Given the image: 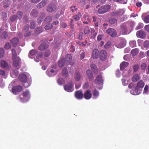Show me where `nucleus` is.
I'll list each match as a JSON object with an SVG mask.
<instances>
[{
	"label": "nucleus",
	"mask_w": 149,
	"mask_h": 149,
	"mask_svg": "<svg viewBox=\"0 0 149 149\" xmlns=\"http://www.w3.org/2000/svg\"><path fill=\"white\" fill-rule=\"evenodd\" d=\"M93 99H96L97 98L99 95V91L95 89L93 91Z\"/></svg>",
	"instance_id": "nucleus-23"
},
{
	"label": "nucleus",
	"mask_w": 149,
	"mask_h": 149,
	"mask_svg": "<svg viewBox=\"0 0 149 149\" xmlns=\"http://www.w3.org/2000/svg\"><path fill=\"white\" fill-rule=\"evenodd\" d=\"M45 16V14L44 13L42 12L40 13V16L38 17H40V19H43V18Z\"/></svg>",
	"instance_id": "nucleus-59"
},
{
	"label": "nucleus",
	"mask_w": 149,
	"mask_h": 149,
	"mask_svg": "<svg viewBox=\"0 0 149 149\" xmlns=\"http://www.w3.org/2000/svg\"><path fill=\"white\" fill-rule=\"evenodd\" d=\"M106 32L111 37H113L117 34L116 31L112 28H109L106 31Z\"/></svg>",
	"instance_id": "nucleus-8"
},
{
	"label": "nucleus",
	"mask_w": 149,
	"mask_h": 149,
	"mask_svg": "<svg viewBox=\"0 0 149 149\" xmlns=\"http://www.w3.org/2000/svg\"><path fill=\"white\" fill-rule=\"evenodd\" d=\"M23 82L24 83L23 86L25 88H28L30 85V83L27 82V81H26Z\"/></svg>",
	"instance_id": "nucleus-45"
},
{
	"label": "nucleus",
	"mask_w": 149,
	"mask_h": 149,
	"mask_svg": "<svg viewBox=\"0 0 149 149\" xmlns=\"http://www.w3.org/2000/svg\"><path fill=\"white\" fill-rule=\"evenodd\" d=\"M69 24L71 29L72 31H73L74 30V21L73 19H70Z\"/></svg>",
	"instance_id": "nucleus-35"
},
{
	"label": "nucleus",
	"mask_w": 149,
	"mask_h": 149,
	"mask_svg": "<svg viewBox=\"0 0 149 149\" xmlns=\"http://www.w3.org/2000/svg\"><path fill=\"white\" fill-rule=\"evenodd\" d=\"M13 47H15L17 44L19 42V40L17 38H14L12 39L11 41Z\"/></svg>",
	"instance_id": "nucleus-28"
},
{
	"label": "nucleus",
	"mask_w": 149,
	"mask_h": 149,
	"mask_svg": "<svg viewBox=\"0 0 149 149\" xmlns=\"http://www.w3.org/2000/svg\"><path fill=\"white\" fill-rule=\"evenodd\" d=\"M65 60V62L68 64V62H69L72 59V57L71 54H67L65 56V58H63Z\"/></svg>",
	"instance_id": "nucleus-20"
},
{
	"label": "nucleus",
	"mask_w": 149,
	"mask_h": 149,
	"mask_svg": "<svg viewBox=\"0 0 149 149\" xmlns=\"http://www.w3.org/2000/svg\"><path fill=\"white\" fill-rule=\"evenodd\" d=\"M139 49L135 48L133 49L131 51V54L132 56H135L136 55L139 53Z\"/></svg>",
	"instance_id": "nucleus-32"
},
{
	"label": "nucleus",
	"mask_w": 149,
	"mask_h": 149,
	"mask_svg": "<svg viewBox=\"0 0 149 149\" xmlns=\"http://www.w3.org/2000/svg\"><path fill=\"white\" fill-rule=\"evenodd\" d=\"M144 29L147 32H149V24L146 25L144 27Z\"/></svg>",
	"instance_id": "nucleus-64"
},
{
	"label": "nucleus",
	"mask_w": 149,
	"mask_h": 149,
	"mask_svg": "<svg viewBox=\"0 0 149 149\" xmlns=\"http://www.w3.org/2000/svg\"><path fill=\"white\" fill-rule=\"evenodd\" d=\"M60 26L62 28H65L67 26V24L65 23L62 22Z\"/></svg>",
	"instance_id": "nucleus-62"
},
{
	"label": "nucleus",
	"mask_w": 149,
	"mask_h": 149,
	"mask_svg": "<svg viewBox=\"0 0 149 149\" xmlns=\"http://www.w3.org/2000/svg\"><path fill=\"white\" fill-rule=\"evenodd\" d=\"M86 74L88 78L90 79V81H91L93 78V74L91 71L90 70H88L86 71Z\"/></svg>",
	"instance_id": "nucleus-24"
},
{
	"label": "nucleus",
	"mask_w": 149,
	"mask_h": 149,
	"mask_svg": "<svg viewBox=\"0 0 149 149\" xmlns=\"http://www.w3.org/2000/svg\"><path fill=\"white\" fill-rule=\"evenodd\" d=\"M8 36V33L6 31L3 32L1 35V37L3 39H6Z\"/></svg>",
	"instance_id": "nucleus-42"
},
{
	"label": "nucleus",
	"mask_w": 149,
	"mask_h": 149,
	"mask_svg": "<svg viewBox=\"0 0 149 149\" xmlns=\"http://www.w3.org/2000/svg\"><path fill=\"white\" fill-rule=\"evenodd\" d=\"M74 95L75 97L77 99L81 100L83 98V94L81 90L76 91Z\"/></svg>",
	"instance_id": "nucleus-11"
},
{
	"label": "nucleus",
	"mask_w": 149,
	"mask_h": 149,
	"mask_svg": "<svg viewBox=\"0 0 149 149\" xmlns=\"http://www.w3.org/2000/svg\"><path fill=\"white\" fill-rule=\"evenodd\" d=\"M24 31L25 32V33H24V36L25 37H27L31 35V32L29 31L28 30Z\"/></svg>",
	"instance_id": "nucleus-41"
},
{
	"label": "nucleus",
	"mask_w": 149,
	"mask_h": 149,
	"mask_svg": "<svg viewBox=\"0 0 149 149\" xmlns=\"http://www.w3.org/2000/svg\"><path fill=\"white\" fill-rule=\"evenodd\" d=\"M109 22L110 24L113 25L117 23V20L115 18H112L109 20Z\"/></svg>",
	"instance_id": "nucleus-34"
},
{
	"label": "nucleus",
	"mask_w": 149,
	"mask_h": 149,
	"mask_svg": "<svg viewBox=\"0 0 149 149\" xmlns=\"http://www.w3.org/2000/svg\"><path fill=\"white\" fill-rule=\"evenodd\" d=\"M128 63L126 62H123L120 65V68L121 70H123L128 65Z\"/></svg>",
	"instance_id": "nucleus-22"
},
{
	"label": "nucleus",
	"mask_w": 149,
	"mask_h": 149,
	"mask_svg": "<svg viewBox=\"0 0 149 149\" xmlns=\"http://www.w3.org/2000/svg\"><path fill=\"white\" fill-rule=\"evenodd\" d=\"M48 45L45 43H42L39 47V49L40 50H44L48 47Z\"/></svg>",
	"instance_id": "nucleus-17"
},
{
	"label": "nucleus",
	"mask_w": 149,
	"mask_h": 149,
	"mask_svg": "<svg viewBox=\"0 0 149 149\" xmlns=\"http://www.w3.org/2000/svg\"><path fill=\"white\" fill-rule=\"evenodd\" d=\"M111 8V6L109 5H104L100 8L97 10V12L100 14H102L107 12Z\"/></svg>",
	"instance_id": "nucleus-3"
},
{
	"label": "nucleus",
	"mask_w": 149,
	"mask_h": 149,
	"mask_svg": "<svg viewBox=\"0 0 149 149\" xmlns=\"http://www.w3.org/2000/svg\"><path fill=\"white\" fill-rule=\"evenodd\" d=\"M125 40L124 39H121L120 40L119 44L118 46V47L122 48L125 46Z\"/></svg>",
	"instance_id": "nucleus-21"
},
{
	"label": "nucleus",
	"mask_w": 149,
	"mask_h": 149,
	"mask_svg": "<svg viewBox=\"0 0 149 149\" xmlns=\"http://www.w3.org/2000/svg\"><path fill=\"white\" fill-rule=\"evenodd\" d=\"M35 27V25L34 22L33 21H32L30 24V28L31 29H34Z\"/></svg>",
	"instance_id": "nucleus-54"
},
{
	"label": "nucleus",
	"mask_w": 149,
	"mask_h": 149,
	"mask_svg": "<svg viewBox=\"0 0 149 149\" xmlns=\"http://www.w3.org/2000/svg\"><path fill=\"white\" fill-rule=\"evenodd\" d=\"M53 27V26L51 24H49L46 25L45 27V29L46 30L51 29Z\"/></svg>",
	"instance_id": "nucleus-37"
},
{
	"label": "nucleus",
	"mask_w": 149,
	"mask_h": 149,
	"mask_svg": "<svg viewBox=\"0 0 149 149\" xmlns=\"http://www.w3.org/2000/svg\"><path fill=\"white\" fill-rule=\"evenodd\" d=\"M147 67V65L146 63H142L141 65V68L143 70L146 69Z\"/></svg>",
	"instance_id": "nucleus-58"
},
{
	"label": "nucleus",
	"mask_w": 149,
	"mask_h": 149,
	"mask_svg": "<svg viewBox=\"0 0 149 149\" xmlns=\"http://www.w3.org/2000/svg\"><path fill=\"white\" fill-rule=\"evenodd\" d=\"M92 97V94L91 91L90 90H88L86 91L84 94H83V97L86 100H89Z\"/></svg>",
	"instance_id": "nucleus-12"
},
{
	"label": "nucleus",
	"mask_w": 149,
	"mask_h": 149,
	"mask_svg": "<svg viewBox=\"0 0 149 149\" xmlns=\"http://www.w3.org/2000/svg\"><path fill=\"white\" fill-rule=\"evenodd\" d=\"M125 11L123 10H120L117 12H116L114 13V15H122L124 13Z\"/></svg>",
	"instance_id": "nucleus-36"
},
{
	"label": "nucleus",
	"mask_w": 149,
	"mask_h": 149,
	"mask_svg": "<svg viewBox=\"0 0 149 149\" xmlns=\"http://www.w3.org/2000/svg\"><path fill=\"white\" fill-rule=\"evenodd\" d=\"M38 12L36 9H33L31 13V15L35 17H36L38 16Z\"/></svg>",
	"instance_id": "nucleus-27"
},
{
	"label": "nucleus",
	"mask_w": 149,
	"mask_h": 149,
	"mask_svg": "<svg viewBox=\"0 0 149 149\" xmlns=\"http://www.w3.org/2000/svg\"><path fill=\"white\" fill-rule=\"evenodd\" d=\"M99 50L96 49H95L93 51L92 58L93 59H97L99 56Z\"/></svg>",
	"instance_id": "nucleus-15"
},
{
	"label": "nucleus",
	"mask_w": 149,
	"mask_h": 149,
	"mask_svg": "<svg viewBox=\"0 0 149 149\" xmlns=\"http://www.w3.org/2000/svg\"><path fill=\"white\" fill-rule=\"evenodd\" d=\"M57 81L59 85H62L64 82V80L63 79L60 78L58 79Z\"/></svg>",
	"instance_id": "nucleus-48"
},
{
	"label": "nucleus",
	"mask_w": 149,
	"mask_h": 149,
	"mask_svg": "<svg viewBox=\"0 0 149 149\" xmlns=\"http://www.w3.org/2000/svg\"><path fill=\"white\" fill-rule=\"evenodd\" d=\"M107 57V54L106 51L102 50L100 51L99 54V58L100 60L102 61L105 60Z\"/></svg>",
	"instance_id": "nucleus-4"
},
{
	"label": "nucleus",
	"mask_w": 149,
	"mask_h": 149,
	"mask_svg": "<svg viewBox=\"0 0 149 149\" xmlns=\"http://www.w3.org/2000/svg\"><path fill=\"white\" fill-rule=\"evenodd\" d=\"M12 58L17 57V54L15 49H12Z\"/></svg>",
	"instance_id": "nucleus-39"
},
{
	"label": "nucleus",
	"mask_w": 149,
	"mask_h": 149,
	"mask_svg": "<svg viewBox=\"0 0 149 149\" xmlns=\"http://www.w3.org/2000/svg\"><path fill=\"white\" fill-rule=\"evenodd\" d=\"M50 54V51L47 50L46 51L45 54V56L46 57L49 56Z\"/></svg>",
	"instance_id": "nucleus-60"
},
{
	"label": "nucleus",
	"mask_w": 149,
	"mask_h": 149,
	"mask_svg": "<svg viewBox=\"0 0 149 149\" xmlns=\"http://www.w3.org/2000/svg\"><path fill=\"white\" fill-rule=\"evenodd\" d=\"M129 44L130 46L132 47H135L136 46V42L135 40H132L130 41V42Z\"/></svg>",
	"instance_id": "nucleus-38"
},
{
	"label": "nucleus",
	"mask_w": 149,
	"mask_h": 149,
	"mask_svg": "<svg viewBox=\"0 0 149 149\" xmlns=\"http://www.w3.org/2000/svg\"><path fill=\"white\" fill-rule=\"evenodd\" d=\"M13 61V63L14 66L15 67H17L19 65V62L20 61V58L18 57L12 58Z\"/></svg>",
	"instance_id": "nucleus-14"
},
{
	"label": "nucleus",
	"mask_w": 149,
	"mask_h": 149,
	"mask_svg": "<svg viewBox=\"0 0 149 149\" xmlns=\"http://www.w3.org/2000/svg\"><path fill=\"white\" fill-rule=\"evenodd\" d=\"M89 84L88 82H86L83 85V87L84 89L87 88L88 87Z\"/></svg>",
	"instance_id": "nucleus-63"
},
{
	"label": "nucleus",
	"mask_w": 149,
	"mask_h": 149,
	"mask_svg": "<svg viewBox=\"0 0 149 149\" xmlns=\"http://www.w3.org/2000/svg\"><path fill=\"white\" fill-rule=\"evenodd\" d=\"M128 25L123 24L120 26V32L122 35L126 34L127 33L128 28Z\"/></svg>",
	"instance_id": "nucleus-6"
},
{
	"label": "nucleus",
	"mask_w": 149,
	"mask_h": 149,
	"mask_svg": "<svg viewBox=\"0 0 149 149\" xmlns=\"http://www.w3.org/2000/svg\"><path fill=\"white\" fill-rule=\"evenodd\" d=\"M143 21L146 23H149V15H148L146 16L143 19Z\"/></svg>",
	"instance_id": "nucleus-53"
},
{
	"label": "nucleus",
	"mask_w": 149,
	"mask_h": 149,
	"mask_svg": "<svg viewBox=\"0 0 149 149\" xmlns=\"http://www.w3.org/2000/svg\"><path fill=\"white\" fill-rule=\"evenodd\" d=\"M139 67V66L137 64H136L134 65L133 68L134 71L135 72H136L138 70Z\"/></svg>",
	"instance_id": "nucleus-55"
},
{
	"label": "nucleus",
	"mask_w": 149,
	"mask_h": 149,
	"mask_svg": "<svg viewBox=\"0 0 149 149\" xmlns=\"http://www.w3.org/2000/svg\"><path fill=\"white\" fill-rule=\"evenodd\" d=\"M73 87L72 83L71 81L69 84L64 86V89L66 91L69 92H71L73 91Z\"/></svg>",
	"instance_id": "nucleus-10"
},
{
	"label": "nucleus",
	"mask_w": 149,
	"mask_h": 149,
	"mask_svg": "<svg viewBox=\"0 0 149 149\" xmlns=\"http://www.w3.org/2000/svg\"><path fill=\"white\" fill-rule=\"evenodd\" d=\"M143 46L146 47H149V41L148 40H145L143 43Z\"/></svg>",
	"instance_id": "nucleus-47"
},
{
	"label": "nucleus",
	"mask_w": 149,
	"mask_h": 149,
	"mask_svg": "<svg viewBox=\"0 0 149 149\" xmlns=\"http://www.w3.org/2000/svg\"><path fill=\"white\" fill-rule=\"evenodd\" d=\"M52 20V16L49 15L47 16L44 19V22L46 23H50Z\"/></svg>",
	"instance_id": "nucleus-30"
},
{
	"label": "nucleus",
	"mask_w": 149,
	"mask_h": 149,
	"mask_svg": "<svg viewBox=\"0 0 149 149\" xmlns=\"http://www.w3.org/2000/svg\"><path fill=\"white\" fill-rule=\"evenodd\" d=\"M111 42L109 41L108 42L104 45V48L105 49H107L110 48L111 46Z\"/></svg>",
	"instance_id": "nucleus-40"
},
{
	"label": "nucleus",
	"mask_w": 149,
	"mask_h": 149,
	"mask_svg": "<svg viewBox=\"0 0 149 149\" xmlns=\"http://www.w3.org/2000/svg\"><path fill=\"white\" fill-rule=\"evenodd\" d=\"M19 78L20 81L22 82L27 81V77L26 75L24 74H20L19 75Z\"/></svg>",
	"instance_id": "nucleus-19"
},
{
	"label": "nucleus",
	"mask_w": 149,
	"mask_h": 149,
	"mask_svg": "<svg viewBox=\"0 0 149 149\" xmlns=\"http://www.w3.org/2000/svg\"><path fill=\"white\" fill-rule=\"evenodd\" d=\"M143 26V24L142 23H139L136 27V30L139 29H142Z\"/></svg>",
	"instance_id": "nucleus-51"
},
{
	"label": "nucleus",
	"mask_w": 149,
	"mask_h": 149,
	"mask_svg": "<svg viewBox=\"0 0 149 149\" xmlns=\"http://www.w3.org/2000/svg\"><path fill=\"white\" fill-rule=\"evenodd\" d=\"M0 65L2 68H4L8 66V64L5 61L1 60L0 61Z\"/></svg>",
	"instance_id": "nucleus-25"
},
{
	"label": "nucleus",
	"mask_w": 149,
	"mask_h": 149,
	"mask_svg": "<svg viewBox=\"0 0 149 149\" xmlns=\"http://www.w3.org/2000/svg\"><path fill=\"white\" fill-rule=\"evenodd\" d=\"M140 78V76L138 74H136L133 76L132 79V81L136 82Z\"/></svg>",
	"instance_id": "nucleus-26"
},
{
	"label": "nucleus",
	"mask_w": 149,
	"mask_h": 149,
	"mask_svg": "<svg viewBox=\"0 0 149 149\" xmlns=\"http://www.w3.org/2000/svg\"><path fill=\"white\" fill-rule=\"evenodd\" d=\"M113 1L116 2L121 1L122 3L124 4H126L127 2V0H113Z\"/></svg>",
	"instance_id": "nucleus-57"
},
{
	"label": "nucleus",
	"mask_w": 149,
	"mask_h": 149,
	"mask_svg": "<svg viewBox=\"0 0 149 149\" xmlns=\"http://www.w3.org/2000/svg\"><path fill=\"white\" fill-rule=\"evenodd\" d=\"M74 78L76 81H79L81 76L79 72L78 71H76L75 72Z\"/></svg>",
	"instance_id": "nucleus-29"
},
{
	"label": "nucleus",
	"mask_w": 149,
	"mask_h": 149,
	"mask_svg": "<svg viewBox=\"0 0 149 149\" xmlns=\"http://www.w3.org/2000/svg\"><path fill=\"white\" fill-rule=\"evenodd\" d=\"M29 97V92L28 90L23 92L22 93L19 95L20 100L22 102L27 101Z\"/></svg>",
	"instance_id": "nucleus-2"
},
{
	"label": "nucleus",
	"mask_w": 149,
	"mask_h": 149,
	"mask_svg": "<svg viewBox=\"0 0 149 149\" xmlns=\"http://www.w3.org/2000/svg\"><path fill=\"white\" fill-rule=\"evenodd\" d=\"M81 16V13H78L77 15L73 16V18L75 21H77L80 19Z\"/></svg>",
	"instance_id": "nucleus-33"
},
{
	"label": "nucleus",
	"mask_w": 149,
	"mask_h": 149,
	"mask_svg": "<svg viewBox=\"0 0 149 149\" xmlns=\"http://www.w3.org/2000/svg\"><path fill=\"white\" fill-rule=\"evenodd\" d=\"M17 18V16L16 15H14L11 17L10 18V20L12 22H13L15 21Z\"/></svg>",
	"instance_id": "nucleus-52"
},
{
	"label": "nucleus",
	"mask_w": 149,
	"mask_h": 149,
	"mask_svg": "<svg viewBox=\"0 0 149 149\" xmlns=\"http://www.w3.org/2000/svg\"><path fill=\"white\" fill-rule=\"evenodd\" d=\"M57 8V7L55 4L52 3L49 4L47 8V11L49 13H52L55 11Z\"/></svg>",
	"instance_id": "nucleus-5"
},
{
	"label": "nucleus",
	"mask_w": 149,
	"mask_h": 149,
	"mask_svg": "<svg viewBox=\"0 0 149 149\" xmlns=\"http://www.w3.org/2000/svg\"><path fill=\"white\" fill-rule=\"evenodd\" d=\"M47 0H42L36 6L37 8H40L44 7L46 4Z\"/></svg>",
	"instance_id": "nucleus-16"
},
{
	"label": "nucleus",
	"mask_w": 149,
	"mask_h": 149,
	"mask_svg": "<svg viewBox=\"0 0 149 149\" xmlns=\"http://www.w3.org/2000/svg\"><path fill=\"white\" fill-rule=\"evenodd\" d=\"M90 33V29L88 26L86 27L84 29V33L85 34H87Z\"/></svg>",
	"instance_id": "nucleus-43"
},
{
	"label": "nucleus",
	"mask_w": 149,
	"mask_h": 149,
	"mask_svg": "<svg viewBox=\"0 0 149 149\" xmlns=\"http://www.w3.org/2000/svg\"><path fill=\"white\" fill-rule=\"evenodd\" d=\"M145 85V83L142 80L138 81L135 88V91L136 94H139L141 92V90Z\"/></svg>",
	"instance_id": "nucleus-1"
},
{
	"label": "nucleus",
	"mask_w": 149,
	"mask_h": 149,
	"mask_svg": "<svg viewBox=\"0 0 149 149\" xmlns=\"http://www.w3.org/2000/svg\"><path fill=\"white\" fill-rule=\"evenodd\" d=\"M42 31V27H39L36 28L35 29L36 33L37 34H39Z\"/></svg>",
	"instance_id": "nucleus-44"
},
{
	"label": "nucleus",
	"mask_w": 149,
	"mask_h": 149,
	"mask_svg": "<svg viewBox=\"0 0 149 149\" xmlns=\"http://www.w3.org/2000/svg\"><path fill=\"white\" fill-rule=\"evenodd\" d=\"M102 74L100 73L99 74L97 75L95 80V84H102L103 80L102 77Z\"/></svg>",
	"instance_id": "nucleus-7"
},
{
	"label": "nucleus",
	"mask_w": 149,
	"mask_h": 149,
	"mask_svg": "<svg viewBox=\"0 0 149 149\" xmlns=\"http://www.w3.org/2000/svg\"><path fill=\"white\" fill-rule=\"evenodd\" d=\"M43 56V54L42 52L39 53L38 55L36 56V58L37 59L39 58H41Z\"/></svg>",
	"instance_id": "nucleus-61"
},
{
	"label": "nucleus",
	"mask_w": 149,
	"mask_h": 149,
	"mask_svg": "<svg viewBox=\"0 0 149 149\" xmlns=\"http://www.w3.org/2000/svg\"><path fill=\"white\" fill-rule=\"evenodd\" d=\"M62 76L65 77H67L68 75V69L67 68H64L62 70Z\"/></svg>",
	"instance_id": "nucleus-31"
},
{
	"label": "nucleus",
	"mask_w": 149,
	"mask_h": 149,
	"mask_svg": "<svg viewBox=\"0 0 149 149\" xmlns=\"http://www.w3.org/2000/svg\"><path fill=\"white\" fill-rule=\"evenodd\" d=\"M70 9H71L72 12H73L77 10V8H76V6H71L70 7Z\"/></svg>",
	"instance_id": "nucleus-56"
},
{
	"label": "nucleus",
	"mask_w": 149,
	"mask_h": 149,
	"mask_svg": "<svg viewBox=\"0 0 149 149\" xmlns=\"http://www.w3.org/2000/svg\"><path fill=\"white\" fill-rule=\"evenodd\" d=\"M11 47V44L9 42H7L5 45L4 48L6 49H9Z\"/></svg>",
	"instance_id": "nucleus-46"
},
{
	"label": "nucleus",
	"mask_w": 149,
	"mask_h": 149,
	"mask_svg": "<svg viewBox=\"0 0 149 149\" xmlns=\"http://www.w3.org/2000/svg\"><path fill=\"white\" fill-rule=\"evenodd\" d=\"M136 34L138 37L142 39L144 38L146 36V33L143 30H141L137 31Z\"/></svg>",
	"instance_id": "nucleus-13"
},
{
	"label": "nucleus",
	"mask_w": 149,
	"mask_h": 149,
	"mask_svg": "<svg viewBox=\"0 0 149 149\" xmlns=\"http://www.w3.org/2000/svg\"><path fill=\"white\" fill-rule=\"evenodd\" d=\"M67 64L63 58H61L58 62V65L60 67H62L64 66L65 64Z\"/></svg>",
	"instance_id": "nucleus-18"
},
{
	"label": "nucleus",
	"mask_w": 149,
	"mask_h": 149,
	"mask_svg": "<svg viewBox=\"0 0 149 149\" xmlns=\"http://www.w3.org/2000/svg\"><path fill=\"white\" fill-rule=\"evenodd\" d=\"M37 53V52L36 50L32 49L30 51L29 54L31 56H33L36 54Z\"/></svg>",
	"instance_id": "nucleus-50"
},
{
	"label": "nucleus",
	"mask_w": 149,
	"mask_h": 149,
	"mask_svg": "<svg viewBox=\"0 0 149 149\" xmlns=\"http://www.w3.org/2000/svg\"><path fill=\"white\" fill-rule=\"evenodd\" d=\"M4 54V50L3 48L0 49V58H2Z\"/></svg>",
	"instance_id": "nucleus-49"
},
{
	"label": "nucleus",
	"mask_w": 149,
	"mask_h": 149,
	"mask_svg": "<svg viewBox=\"0 0 149 149\" xmlns=\"http://www.w3.org/2000/svg\"><path fill=\"white\" fill-rule=\"evenodd\" d=\"M22 89V87L20 85H17L13 87L12 89V93L15 95H16L17 93L20 92Z\"/></svg>",
	"instance_id": "nucleus-9"
}]
</instances>
